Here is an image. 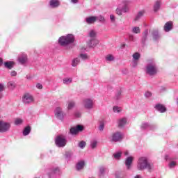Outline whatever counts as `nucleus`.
Instances as JSON below:
<instances>
[{
  "label": "nucleus",
  "instance_id": "nucleus-1",
  "mask_svg": "<svg viewBox=\"0 0 178 178\" xmlns=\"http://www.w3.org/2000/svg\"><path fill=\"white\" fill-rule=\"evenodd\" d=\"M136 169L139 172H144L145 170H148V172H152L154 169V164L149 163L148 157L140 156L137 160Z\"/></svg>",
  "mask_w": 178,
  "mask_h": 178
},
{
  "label": "nucleus",
  "instance_id": "nucleus-2",
  "mask_svg": "<svg viewBox=\"0 0 178 178\" xmlns=\"http://www.w3.org/2000/svg\"><path fill=\"white\" fill-rule=\"evenodd\" d=\"M145 73L148 76H155L158 73V66L154 60H149L145 67Z\"/></svg>",
  "mask_w": 178,
  "mask_h": 178
},
{
  "label": "nucleus",
  "instance_id": "nucleus-3",
  "mask_svg": "<svg viewBox=\"0 0 178 178\" xmlns=\"http://www.w3.org/2000/svg\"><path fill=\"white\" fill-rule=\"evenodd\" d=\"M74 35L73 34H68L65 36H61L58 38V44L61 47H67L70 44L74 42Z\"/></svg>",
  "mask_w": 178,
  "mask_h": 178
},
{
  "label": "nucleus",
  "instance_id": "nucleus-4",
  "mask_svg": "<svg viewBox=\"0 0 178 178\" xmlns=\"http://www.w3.org/2000/svg\"><path fill=\"white\" fill-rule=\"evenodd\" d=\"M94 100L90 98L84 99L82 101V106L85 109H87L88 111H91V109H94Z\"/></svg>",
  "mask_w": 178,
  "mask_h": 178
},
{
  "label": "nucleus",
  "instance_id": "nucleus-5",
  "mask_svg": "<svg viewBox=\"0 0 178 178\" xmlns=\"http://www.w3.org/2000/svg\"><path fill=\"white\" fill-rule=\"evenodd\" d=\"M66 138L63 135L56 136L55 143L57 147L62 148L66 145Z\"/></svg>",
  "mask_w": 178,
  "mask_h": 178
},
{
  "label": "nucleus",
  "instance_id": "nucleus-6",
  "mask_svg": "<svg viewBox=\"0 0 178 178\" xmlns=\"http://www.w3.org/2000/svg\"><path fill=\"white\" fill-rule=\"evenodd\" d=\"M10 123L0 120V133H7L10 130Z\"/></svg>",
  "mask_w": 178,
  "mask_h": 178
},
{
  "label": "nucleus",
  "instance_id": "nucleus-7",
  "mask_svg": "<svg viewBox=\"0 0 178 178\" xmlns=\"http://www.w3.org/2000/svg\"><path fill=\"white\" fill-rule=\"evenodd\" d=\"M54 115L58 120H63V119H65V116H66V113L63 112V110L60 107H56L55 108Z\"/></svg>",
  "mask_w": 178,
  "mask_h": 178
},
{
  "label": "nucleus",
  "instance_id": "nucleus-8",
  "mask_svg": "<svg viewBox=\"0 0 178 178\" xmlns=\"http://www.w3.org/2000/svg\"><path fill=\"white\" fill-rule=\"evenodd\" d=\"M110 139H111V141H113L114 143L122 141V140H123V134L119 131L113 133L111 137L110 138Z\"/></svg>",
  "mask_w": 178,
  "mask_h": 178
},
{
  "label": "nucleus",
  "instance_id": "nucleus-9",
  "mask_svg": "<svg viewBox=\"0 0 178 178\" xmlns=\"http://www.w3.org/2000/svg\"><path fill=\"white\" fill-rule=\"evenodd\" d=\"M84 130V127L83 125H76V127H72L70 129V134L72 136H76L77 133H80V131H83Z\"/></svg>",
  "mask_w": 178,
  "mask_h": 178
},
{
  "label": "nucleus",
  "instance_id": "nucleus-10",
  "mask_svg": "<svg viewBox=\"0 0 178 178\" xmlns=\"http://www.w3.org/2000/svg\"><path fill=\"white\" fill-rule=\"evenodd\" d=\"M22 102L24 104H31L34 102V97L30 93H25L22 97Z\"/></svg>",
  "mask_w": 178,
  "mask_h": 178
},
{
  "label": "nucleus",
  "instance_id": "nucleus-11",
  "mask_svg": "<svg viewBox=\"0 0 178 178\" xmlns=\"http://www.w3.org/2000/svg\"><path fill=\"white\" fill-rule=\"evenodd\" d=\"M165 161H170L168 164L170 169H173L177 165V162L173 161V159L170 155H165Z\"/></svg>",
  "mask_w": 178,
  "mask_h": 178
},
{
  "label": "nucleus",
  "instance_id": "nucleus-12",
  "mask_svg": "<svg viewBox=\"0 0 178 178\" xmlns=\"http://www.w3.org/2000/svg\"><path fill=\"white\" fill-rule=\"evenodd\" d=\"M87 44L90 48H94L99 44V40L96 38L89 39Z\"/></svg>",
  "mask_w": 178,
  "mask_h": 178
},
{
  "label": "nucleus",
  "instance_id": "nucleus-13",
  "mask_svg": "<svg viewBox=\"0 0 178 178\" xmlns=\"http://www.w3.org/2000/svg\"><path fill=\"white\" fill-rule=\"evenodd\" d=\"M163 30L165 33H169V31H172V30H173V22H167L163 26Z\"/></svg>",
  "mask_w": 178,
  "mask_h": 178
},
{
  "label": "nucleus",
  "instance_id": "nucleus-14",
  "mask_svg": "<svg viewBox=\"0 0 178 178\" xmlns=\"http://www.w3.org/2000/svg\"><path fill=\"white\" fill-rule=\"evenodd\" d=\"M133 161H134V157L133 156H128L125 159V166L127 170H130L131 169V164L133 163Z\"/></svg>",
  "mask_w": 178,
  "mask_h": 178
},
{
  "label": "nucleus",
  "instance_id": "nucleus-15",
  "mask_svg": "<svg viewBox=\"0 0 178 178\" xmlns=\"http://www.w3.org/2000/svg\"><path fill=\"white\" fill-rule=\"evenodd\" d=\"M60 175V170L59 168L56 167L51 169L50 173L49 174V177H52V176H58Z\"/></svg>",
  "mask_w": 178,
  "mask_h": 178
},
{
  "label": "nucleus",
  "instance_id": "nucleus-16",
  "mask_svg": "<svg viewBox=\"0 0 178 178\" xmlns=\"http://www.w3.org/2000/svg\"><path fill=\"white\" fill-rule=\"evenodd\" d=\"M60 6V1L59 0H50L49 6L53 9L58 8Z\"/></svg>",
  "mask_w": 178,
  "mask_h": 178
},
{
  "label": "nucleus",
  "instance_id": "nucleus-17",
  "mask_svg": "<svg viewBox=\"0 0 178 178\" xmlns=\"http://www.w3.org/2000/svg\"><path fill=\"white\" fill-rule=\"evenodd\" d=\"M154 108L156 111H158L161 113H165V112L166 111V107H165V106L161 104H156Z\"/></svg>",
  "mask_w": 178,
  "mask_h": 178
},
{
  "label": "nucleus",
  "instance_id": "nucleus-18",
  "mask_svg": "<svg viewBox=\"0 0 178 178\" xmlns=\"http://www.w3.org/2000/svg\"><path fill=\"white\" fill-rule=\"evenodd\" d=\"M18 62L21 63V65H25L27 63V55L23 54L18 58Z\"/></svg>",
  "mask_w": 178,
  "mask_h": 178
},
{
  "label": "nucleus",
  "instance_id": "nucleus-19",
  "mask_svg": "<svg viewBox=\"0 0 178 178\" xmlns=\"http://www.w3.org/2000/svg\"><path fill=\"white\" fill-rule=\"evenodd\" d=\"M85 165L86 163L84 162V161H80L76 163V169L78 171L82 170V169H84Z\"/></svg>",
  "mask_w": 178,
  "mask_h": 178
},
{
  "label": "nucleus",
  "instance_id": "nucleus-20",
  "mask_svg": "<svg viewBox=\"0 0 178 178\" xmlns=\"http://www.w3.org/2000/svg\"><path fill=\"white\" fill-rule=\"evenodd\" d=\"M127 124V119L126 118H120L118 120V126L119 127H124Z\"/></svg>",
  "mask_w": 178,
  "mask_h": 178
},
{
  "label": "nucleus",
  "instance_id": "nucleus-21",
  "mask_svg": "<svg viewBox=\"0 0 178 178\" xmlns=\"http://www.w3.org/2000/svg\"><path fill=\"white\" fill-rule=\"evenodd\" d=\"M142 130H147V129H152V125L149 122H143L140 125Z\"/></svg>",
  "mask_w": 178,
  "mask_h": 178
},
{
  "label": "nucleus",
  "instance_id": "nucleus-22",
  "mask_svg": "<svg viewBox=\"0 0 178 178\" xmlns=\"http://www.w3.org/2000/svg\"><path fill=\"white\" fill-rule=\"evenodd\" d=\"M86 22L88 24H93L96 21L95 16H91L86 18Z\"/></svg>",
  "mask_w": 178,
  "mask_h": 178
},
{
  "label": "nucleus",
  "instance_id": "nucleus-23",
  "mask_svg": "<svg viewBox=\"0 0 178 178\" xmlns=\"http://www.w3.org/2000/svg\"><path fill=\"white\" fill-rule=\"evenodd\" d=\"M4 66L6 69H13V66H15V63L13 61H7L4 63Z\"/></svg>",
  "mask_w": 178,
  "mask_h": 178
},
{
  "label": "nucleus",
  "instance_id": "nucleus-24",
  "mask_svg": "<svg viewBox=\"0 0 178 178\" xmlns=\"http://www.w3.org/2000/svg\"><path fill=\"white\" fill-rule=\"evenodd\" d=\"M88 37L89 38V40H91L92 38H97V32H95V31L94 30H91L88 33Z\"/></svg>",
  "mask_w": 178,
  "mask_h": 178
},
{
  "label": "nucleus",
  "instance_id": "nucleus-25",
  "mask_svg": "<svg viewBox=\"0 0 178 178\" xmlns=\"http://www.w3.org/2000/svg\"><path fill=\"white\" fill-rule=\"evenodd\" d=\"M152 35L153 40H154V41H158V40L161 38V35H159V33L158 32V31H154L152 33Z\"/></svg>",
  "mask_w": 178,
  "mask_h": 178
},
{
  "label": "nucleus",
  "instance_id": "nucleus-26",
  "mask_svg": "<svg viewBox=\"0 0 178 178\" xmlns=\"http://www.w3.org/2000/svg\"><path fill=\"white\" fill-rule=\"evenodd\" d=\"M31 131V127H30V126L26 127L23 131V136H29Z\"/></svg>",
  "mask_w": 178,
  "mask_h": 178
},
{
  "label": "nucleus",
  "instance_id": "nucleus-27",
  "mask_svg": "<svg viewBox=\"0 0 178 178\" xmlns=\"http://www.w3.org/2000/svg\"><path fill=\"white\" fill-rule=\"evenodd\" d=\"M79 63H80V58H79V57L75 58L72 61V66L73 67H76V66H77L79 65Z\"/></svg>",
  "mask_w": 178,
  "mask_h": 178
},
{
  "label": "nucleus",
  "instance_id": "nucleus-28",
  "mask_svg": "<svg viewBox=\"0 0 178 178\" xmlns=\"http://www.w3.org/2000/svg\"><path fill=\"white\" fill-rule=\"evenodd\" d=\"M96 22L98 23H105V17L102 15L95 17Z\"/></svg>",
  "mask_w": 178,
  "mask_h": 178
},
{
  "label": "nucleus",
  "instance_id": "nucleus-29",
  "mask_svg": "<svg viewBox=\"0 0 178 178\" xmlns=\"http://www.w3.org/2000/svg\"><path fill=\"white\" fill-rule=\"evenodd\" d=\"M131 32L134 33V34H140V33H141V29L138 26H134L132 27Z\"/></svg>",
  "mask_w": 178,
  "mask_h": 178
},
{
  "label": "nucleus",
  "instance_id": "nucleus-30",
  "mask_svg": "<svg viewBox=\"0 0 178 178\" xmlns=\"http://www.w3.org/2000/svg\"><path fill=\"white\" fill-rule=\"evenodd\" d=\"M105 59L107 62H113L115 60V56L112 54H108L106 56Z\"/></svg>",
  "mask_w": 178,
  "mask_h": 178
},
{
  "label": "nucleus",
  "instance_id": "nucleus-31",
  "mask_svg": "<svg viewBox=\"0 0 178 178\" xmlns=\"http://www.w3.org/2000/svg\"><path fill=\"white\" fill-rule=\"evenodd\" d=\"M106 172H108V169L106 167L99 168V176H104Z\"/></svg>",
  "mask_w": 178,
  "mask_h": 178
},
{
  "label": "nucleus",
  "instance_id": "nucleus-32",
  "mask_svg": "<svg viewBox=\"0 0 178 178\" xmlns=\"http://www.w3.org/2000/svg\"><path fill=\"white\" fill-rule=\"evenodd\" d=\"M72 81H73V79L69 78V77L65 78L63 80V84H65V85H69V84L72 83Z\"/></svg>",
  "mask_w": 178,
  "mask_h": 178
},
{
  "label": "nucleus",
  "instance_id": "nucleus-33",
  "mask_svg": "<svg viewBox=\"0 0 178 178\" xmlns=\"http://www.w3.org/2000/svg\"><path fill=\"white\" fill-rule=\"evenodd\" d=\"M161 8V1H156L154 6V12H158Z\"/></svg>",
  "mask_w": 178,
  "mask_h": 178
},
{
  "label": "nucleus",
  "instance_id": "nucleus-34",
  "mask_svg": "<svg viewBox=\"0 0 178 178\" xmlns=\"http://www.w3.org/2000/svg\"><path fill=\"white\" fill-rule=\"evenodd\" d=\"M74 106H76V102H74L73 101H70L68 102V106H67L68 111L73 109V108H74Z\"/></svg>",
  "mask_w": 178,
  "mask_h": 178
},
{
  "label": "nucleus",
  "instance_id": "nucleus-35",
  "mask_svg": "<svg viewBox=\"0 0 178 178\" xmlns=\"http://www.w3.org/2000/svg\"><path fill=\"white\" fill-rule=\"evenodd\" d=\"M97 145H98V141H97V140H92L90 142V148L92 149H95V148H97Z\"/></svg>",
  "mask_w": 178,
  "mask_h": 178
},
{
  "label": "nucleus",
  "instance_id": "nucleus-36",
  "mask_svg": "<svg viewBox=\"0 0 178 178\" xmlns=\"http://www.w3.org/2000/svg\"><path fill=\"white\" fill-rule=\"evenodd\" d=\"M141 55L138 52H136L132 55L133 60H138L140 59Z\"/></svg>",
  "mask_w": 178,
  "mask_h": 178
},
{
  "label": "nucleus",
  "instance_id": "nucleus-37",
  "mask_svg": "<svg viewBox=\"0 0 178 178\" xmlns=\"http://www.w3.org/2000/svg\"><path fill=\"white\" fill-rule=\"evenodd\" d=\"M147 37H148V30L146 29L143 33V38H142V41H146L147 40Z\"/></svg>",
  "mask_w": 178,
  "mask_h": 178
},
{
  "label": "nucleus",
  "instance_id": "nucleus-38",
  "mask_svg": "<svg viewBox=\"0 0 178 178\" xmlns=\"http://www.w3.org/2000/svg\"><path fill=\"white\" fill-rule=\"evenodd\" d=\"M145 11H144V10L140 11V12L138 13V15H137V16H136L135 20H138V19H140V17H143V16H144V14H145Z\"/></svg>",
  "mask_w": 178,
  "mask_h": 178
},
{
  "label": "nucleus",
  "instance_id": "nucleus-39",
  "mask_svg": "<svg viewBox=\"0 0 178 178\" xmlns=\"http://www.w3.org/2000/svg\"><path fill=\"white\" fill-rule=\"evenodd\" d=\"M86 145H87V143H86V141L82 140L79 143L78 147H79V148H81V149H83V148H86Z\"/></svg>",
  "mask_w": 178,
  "mask_h": 178
},
{
  "label": "nucleus",
  "instance_id": "nucleus-40",
  "mask_svg": "<svg viewBox=\"0 0 178 178\" xmlns=\"http://www.w3.org/2000/svg\"><path fill=\"white\" fill-rule=\"evenodd\" d=\"M113 156H114L115 159H120V158L122 157V152H118L117 153H115L113 154Z\"/></svg>",
  "mask_w": 178,
  "mask_h": 178
},
{
  "label": "nucleus",
  "instance_id": "nucleus-41",
  "mask_svg": "<svg viewBox=\"0 0 178 178\" xmlns=\"http://www.w3.org/2000/svg\"><path fill=\"white\" fill-rule=\"evenodd\" d=\"M8 87L10 90H13V88H15V87H16V83H15V82H8Z\"/></svg>",
  "mask_w": 178,
  "mask_h": 178
},
{
  "label": "nucleus",
  "instance_id": "nucleus-42",
  "mask_svg": "<svg viewBox=\"0 0 178 178\" xmlns=\"http://www.w3.org/2000/svg\"><path fill=\"white\" fill-rule=\"evenodd\" d=\"M80 58H81L83 60H87V59H89L90 57L88 56V55H87V54H81Z\"/></svg>",
  "mask_w": 178,
  "mask_h": 178
},
{
  "label": "nucleus",
  "instance_id": "nucleus-43",
  "mask_svg": "<svg viewBox=\"0 0 178 178\" xmlns=\"http://www.w3.org/2000/svg\"><path fill=\"white\" fill-rule=\"evenodd\" d=\"M22 123H23V120H22L21 118L15 119V126H19V124H22Z\"/></svg>",
  "mask_w": 178,
  "mask_h": 178
},
{
  "label": "nucleus",
  "instance_id": "nucleus-44",
  "mask_svg": "<svg viewBox=\"0 0 178 178\" xmlns=\"http://www.w3.org/2000/svg\"><path fill=\"white\" fill-rule=\"evenodd\" d=\"M113 112H115V113H119V112H120L121 109L120 107L115 106L113 108Z\"/></svg>",
  "mask_w": 178,
  "mask_h": 178
},
{
  "label": "nucleus",
  "instance_id": "nucleus-45",
  "mask_svg": "<svg viewBox=\"0 0 178 178\" xmlns=\"http://www.w3.org/2000/svg\"><path fill=\"white\" fill-rule=\"evenodd\" d=\"M72 156H73V153L70 152H67L65 153V158H67V159H70Z\"/></svg>",
  "mask_w": 178,
  "mask_h": 178
},
{
  "label": "nucleus",
  "instance_id": "nucleus-46",
  "mask_svg": "<svg viewBox=\"0 0 178 178\" xmlns=\"http://www.w3.org/2000/svg\"><path fill=\"white\" fill-rule=\"evenodd\" d=\"M137 65H138V60H133L132 61L133 67H137Z\"/></svg>",
  "mask_w": 178,
  "mask_h": 178
},
{
  "label": "nucleus",
  "instance_id": "nucleus-47",
  "mask_svg": "<svg viewBox=\"0 0 178 178\" xmlns=\"http://www.w3.org/2000/svg\"><path fill=\"white\" fill-rule=\"evenodd\" d=\"M116 13L119 16H121L122 13H123V11L122 10V8H117L116 9Z\"/></svg>",
  "mask_w": 178,
  "mask_h": 178
},
{
  "label": "nucleus",
  "instance_id": "nucleus-48",
  "mask_svg": "<svg viewBox=\"0 0 178 178\" xmlns=\"http://www.w3.org/2000/svg\"><path fill=\"white\" fill-rule=\"evenodd\" d=\"M129 41L134 42L136 41V38L133 35H129Z\"/></svg>",
  "mask_w": 178,
  "mask_h": 178
},
{
  "label": "nucleus",
  "instance_id": "nucleus-49",
  "mask_svg": "<svg viewBox=\"0 0 178 178\" xmlns=\"http://www.w3.org/2000/svg\"><path fill=\"white\" fill-rule=\"evenodd\" d=\"M121 10H122V13H126V12H127V6L124 5V6L121 8Z\"/></svg>",
  "mask_w": 178,
  "mask_h": 178
},
{
  "label": "nucleus",
  "instance_id": "nucleus-50",
  "mask_svg": "<svg viewBox=\"0 0 178 178\" xmlns=\"http://www.w3.org/2000/svg\"><path fill=\"white\" fill-rule=\"evenodd\" d=\"M75 118H81V113L80 111H76L74 113Z\"/></svg>",
  "mask_w": 178,
  "mask_h": 178
},
{
  "label": "nucleus",
  "instance_id": "nucleus-51",
  "mask_svg": "<svg viewBox=\"0 0 178 178\" xmlns=\"http://www.w3.org/2000/svg\"><path fill=\"white\" fill-rule=\"evenodd\" d=\"M122 95V92L119 91L115 95L116 99H119L120 98V96Z\"/></svg>",
  "mask_w": 178,
  "mask_h": 178
},
{
  "label": "nucleus",
  "instance_id": "nucleus-52",
  "mask_svg": "<svg viewBox=\"0 0 178 178\" xmlns=\"http://www.w3.org/2000/svg\"><path fill=\"white\" fill-rule=\"evenodd\" d=\"M152 95V94L151 93V92H146L145 93V97H146V98H149V97H151Z\"/></svg>",
  "mask_w": 178,
  "mask_h": 178
},
{
  "label": "nucleus",
  "instance_id": "nucleus-53",
  "mask_svg": "<svg viewBox=\"0 0 178 178\" xmlns=\"http://www.w3.org/2000/svg\"><path fill=\"white\" fill-rule=\"evenodd\" d=\"M104 128H105V125H104V124H101L99 126V130L100 131H102Z\"/></svg>",
  "mask_w": 178,
  "mask_h": 178
},
{
  "label": "nucleus",
  "instance_id": "nucleus-54",
  "mask_svg": "<svg viewBox=\"0 0 178 178\" xmlns=\"http://www.w3.org/2000/svg\"><path fill=\"white\" fill-rule=\"evenodd\" d=\"M36 88H38V90H42V84L37 83L36 84Z\"/></svg>",
  "mask_w": 178,
  "mask_h": 178
},
{
  "label": "nucleus",
  "instance_id": "nucleus-55",
  "mask_svg": "<svg viewBox=\"0 0 178 178\" xmlns=\"http://www.w3.org/2000/svg\"><path fill=\"white\" fill-rule=\"evenodd\" d=\"M10 76H12L13 77H15L17 76V72H16V71H11Z\"/></svg>",
  "mask_w": 178,
  "mask_h": 178
},
{
  "label": "nucleus",
  "instance_id": "nucleus-56",
  "mask_svg": "<svg viewBox=\"0 0 178 178\" xmlns=\"http://www.w3.org/2000/svg\"><path fill=\"white\" fill-rule=\"evenodd\" d=\"M5 87L3 86V84L0 83V92H2L3 91Z\"/></svg>",
  "mask_w": 178,
  "mask_h": 178
},
{
  "label": "nucleus",
  "instance_id": "nucleus-57",
  "mask_svg": "<svg viewBox=\"0 0 178 178\" xmlns=\"http://www.w3.org/2000/svg\"><path fill=\"white\" fill-rule=\"evenodd\" d=\"M71 3L76 5V3H79V0H70Z\"/></svg>",
  "mask_w": 178,
  "mask_h": 178
},
{
  "label": "nucleus",
  "instance_id": "nucleus-58",
  "mask_svg": "<svg viewBox=\"0 0 178 178\" xmlns=\"http://www.w3.org/2000/svg\"><path fill=\"white\" fill-rule=\"evenodd\" d=\"M26 79L27 80H32L33 79V76L31 75H30V74H28V75H26Z\"/></svg>",
  "mask_w": 178,
  "mask_h": 178
},
{
  "label": "nucleus",
  "instance_id": "nucleus-59",
  "mask_svg": "<svg viewBox=\"0 0 178 178\" xmlns=\"http://www.w3.org/2000/svg\"><path fill=\"white\" fill-rule=\"evenodd\" d=\"M110 19L111 20V22H115V15H111Z\"/></svg>",
  "mask_w": 178,
  "mask_h": 178
},
{
  "label": "nucleus",
  "instance_id": "nucleus-60",
  "mask_svg": "<svg viewBox=\"0 0 178 178\" xmlns=\"http://www.w3.org/2000/svg\"><path fill=\"white\" fill-rule=\"evenodd\" d=\"M124 155H125V156H127V155H129V151H125L124 152Z\"/></svg>",
  "mask_w": 178,
  "mask_h": 178
},
{
  "label": "nucleus",
  "instance_id": "nucleus-61",
  "mask_svg": "<svg viewBox=\"0 0 178 178\" xmlns=\"http://www.w3.org/2000/svg\"><path fill=\"white\" fill-rule=\"evenodd\" d=\"M2 63H3V60L0 58V66L2 65Z\"/></svg>",
  "mask_w": 178,
  "mask_h": 178
},
{
  "label": "nucleus",
  "instance_id": "nucleus-62",
  "mask_svg": "<svg viewBox=\"0 0 178 178\" xmlns=\"http://www.w3.org/2000/svg\"><path fill=\"white\" fill-rule=\"evenodd\" d=\"M41 158H42V154L40 155Z\"/></svg>",
  "mask_w": 178,
  "mask_h": 178
}]
</instances>
